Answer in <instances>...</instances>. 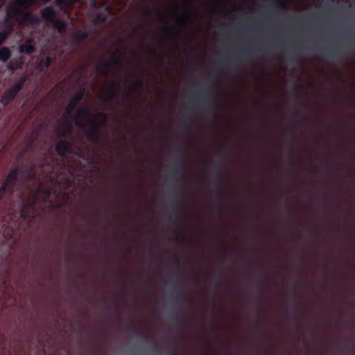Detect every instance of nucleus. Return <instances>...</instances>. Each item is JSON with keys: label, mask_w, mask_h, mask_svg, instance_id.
Wrapping results in <instances>:
<instances>
[{"label": "nucleus", "mask_w": 355, "mask_h": 355, "mask_svg": "<svg viewBox=\"0 0 355 355\" xmlns=\"http://www.w3.org/2000/svg\"><path fill=\"white\" fill-rule=\"evenodd\" d=\"M28 7L21 5L19 0H15V3L7 7L6 16L4 20L6 28L0 33V45L11 33L14 22H18L19 24L24 25L31 21L32 16L31 14L25 13L22 10V9Z\"/></svg>", "instance_id": "nucleus-1"}, {"label": "nucleus", "mask_w": 355, "mask_h": 355, "mask_svg": "<svg viewBox=\"0 0 355 355\" xmlns=\"http://www.w3.org/2000/svg\"><path fill=\"white\" fill-rule=\"evenodd\" d=\"M42 187H40L37 188L36 191L31 193L28 199L27 205H26L21 210V216L24 218H30L33 216L34 214V206L36 203V201L41 198H46L49 197L50 194L49 190H46L43 196H41L42 194Z\"/></svg>", "instance_id": "nucleus-2"}, {"label": "nucleus", "mask_w": 355, "mask_h": 355, "mask_svg": "<svg viewBox=\"0 0 355 355\" xmlns=\"http://www.w3.org/2000/svg\"><path fill=\"white\" fill-rule=\"evenodd\" d=\"M41 15L47 21L51 22L53 26L56 28L60 33L64 31L67 24L64 21L54 19L55 12L54 10L50 7H47L41 10Z\"/></svg>", "instance_id": "nucleus-3"}, {"label": "nucleus", "mask_w": 355, "mask_h": 355, "mask_svg": "<svg viewBox=\"0 0 355 355\" xmlns=\"http://www.w3.org/2000/svg\"><path fill=\"white\" fill-rule=\"evenodd\" d=\"M324 199L325 204L328 207L327 227L329 234H331L333 230L338 229L339 224L337 220H333L331 216L330 207L333 202V198L331 195L330 193H326L324 197Z\"/></svg>", "instance_id": "nucleus-4"}, {"label": "nucleus", "mask_w": 355, "mask_h": 355, "mask_svg": "<svg viewBox=\"0 0 355 355\" xmlns=\"http://www.w3.org/2000/svg\"><path fill=\"white\" fill-rule=\"evenodd\" d=\"M320 51L323 56L335 58L338 60H341L344 55L340 49H332L327 45L321 46Z\"/></svg>", "instance_id": "nucleus-5"}, {"label": "nucleus", "mask_w": 355, "mask_h": 355, "mask_svg": "<svg viewBox=\"0 0 355 355\" xmlns=\"http://www.w3.org/2000/svg\"><path fill=\"white\" fill-rule=\"evenodd\" d=\"M21 89V85L17 84L11 87L4 95L2 102L4 104L8 103Z\"/></svg>", "instance_id": "nucleus-6"}, {"label": "nucleus", "mask_w": 355, "mask_h": 355, "mask_svg": "<svg viewBox=\"0 0 355 355\" xmlns=\"http://www.w3.org/2000/svg\"><path fill=\"white\" fill-rule=\"evenodd\" d=\"M89 120V115L86 110H80L76 118V123L79 126L86 125Z\"/></svg>", "instance_id": "nucleus-7"}, {"label": "nucleus", "mask_w": 355, "mask_h": 355, "mask_svg": "<svg viewBox=\"0 0 355 355\" xmlns=\"http://www.w3.org/2000/svg\"><path fill=\"white\" fill-rule=\"evenodd\" d=\"M31 39H28L26 41V44H21L19 46V52L20 53H31L32 52H33L34 51V47L33 46H32L31 44Z\"/></svg>", "instance_id": "nucleus-8"}, {"label": "nucleus", "mask_w": 355, "mask_h": 355, "mask_svg": "<svg viewBox=\"0 0 355 355\" xmlns=\"http://www.w3.org/2000/svg\"><path fill=\"white\" fill-rule=\"evenodd\" d=\"M11 56V52L7 47H3L0 49V60L3 62H6L10 59Z\"/></svg>", "instance_id": "nucleus-9"}, {"label": "nucleus", "mask_w": 355, "mask_h": 355, "mask_svg": "<svg viewBox=\"0 0 355 355\" xmlns=\"http://www.w3.org/2000/svg\"><path fill=\"white\" fill-rule=\"evenodd\" d=\"M67 148L68 145L64 141H60L56 144V150L61 155H64L67 153Z\"/></svg>", "instance_id": "nucleus-10"}, {"label": "nucleus", "mask_w": 355, "mask_h": 355, "mask_svg": "<svg viewBox=\"0 0 355 355\" xmlns=\"http://www.w3.org/2000/svg\"><path fill=\"white\" fill-rule=\"evenodd\" d=\"M82 94H78L76 98H73L67 108V113L69 114L71 111L73 109L78 101L82 98Z\"/></svg>", "instance_id": "nucleus-11"}, {"label": "nucleus", "mask_w": 355, "mask_h": 355, "mask_svg": "<svg viewBox=\"0 0 355 355\" xmlns=\"http://www.w3.org/2000/svg\"><path fill=\"white\" fill-rule=\"evenodd\" d=\"M21 60H12L8 64V68L12 70L17 69L21 67Z\"/></svg>", "instance_id": "nucleus-12"}, {"label": "nucleus", "mask_w": 355, "mask_h": 355, "mask_svg": "<svg viewBox=\"0 0 355 355\" xmlns=\"http://www.w3.org/2000/svg\"><path fill=\"white\" fill-rule=\"evenodd\" d=\"M332 156V153L331 152L328 153L327 158V168L325 171V174L328 178H330L333 175V171L331 170V168L329 164V159Z\"/></svg>", "instance_id": "nucleus-13"}, {"label": "nucleus", "mask_w": 355, "mask_h": 355, "mask_svg": "<svg viewBox=\"0 0 355 355\" xmlns=\"http://www.w3.org/2000/svg\"><path fill=\"white\" fill-rule=\"evenodd\" d=\"M340 44L342 48L346 49L352 44H355V38L354 37H348L346 39L345 42H343Z\"/></svg>", "instance_id": "nucleus-14"}, {"label": "nucleus", "mask_w": 355, "mask_h": 355, "mask_svg": "<svg viewBox=\"0 0 355 355\" xmlns=\"http://www.w3.org/2000/svg\"><path fill=\"white\" fill-rule=\"evenodd\" d=\"M346 353L350 355H355V345L354 343L347 349Z\"/></svg>", "instance_id": "nucleus-15"}, {"label": "nucleus", "mask_w": 355, "mask_h": 355, "mask_svg": "<svg viewBox=\"0 0 355 355\" xmlns=\"http://www.w3.org/2000/svg\"><path fill=\"white\" fill-rule=\"evenodd\" d=\"M330 103H331V104H333V105H337L339 103V101L337 98H336L334 96H331V99H330Z\"/></svg>", "instance_id": "nucleus-16"}, {"label": "nucleus", "mask_w": 355, "mask_h": 355, "mask_svg": "<svg viewBox=\"0 0 355 355\" xmlns=\"http://www.w3.org/2000/svg\"><path fill=\"white\" fill-rule=\"evenodd\" d=\"M51 64V59L49 58H46L45 61V67H48Z\"/></svg>", "instance_id": "nucleus-17"}, {"label": "nucleus", "mask_w": 355, "mask_h": 355, "mask_svg": "<svg viewBox=\"0 0 355 355\" xmlns=\"http://www.w3.org/2000/svg\"><path fill=\"white\" fill-rule=\"evenodd\" d=\"M326 146L328 148V149L329 150L330 148L331 147V142L329 139H327V141H326Z\"/></svg>", "instance_id": "nucleus-18"}, {"label": "nucleus", "mask_w": 355, "mask_h": 355, "mask_svg": "<svg viewBox=\"0 0 355 355\" xmlns=\"http://www.w3.org/2000/svg\"><path fill=\"white\" fill-rule=\"evenodd\" d=\"M326 7L328 8V9H330L332 8V3H328L326 4Z\"/></svg>", "instance_id": "nucleus-19"}, {"label": "nucleus", "mask_w": 355, "mask_h": 355, "mask_svg": "<svg viewBox=\"0 0 355 355\" xmlns=\"http://www.w3.org/2000/svg\"><path fill=\"white\" fill-rule=\"evenodd\" d=\"M314 44V40H313V27L312 26V43H311V45L313 46Z\"/></svg>", "instance_id": "nucleus-20"}, {"label": "nucleus", "mask_w": 355, "mask_h": 355, "mask_svg": "<svg viewBox=\"0 0 355 355\" xmlns=\"http://www.w3.org/2000/svg\"><path fill=\"white\" fill-rule=\"evenodd\" d=\"M330 280H331V277H330L329 275H327L326 276V281H327V282H330Z\"/></svg>", "instance_id": "nucleus-21"}, {"label": "nucleus", "mask_w": 355, "mask_h": 355, "mask_svg": "<svg viewBox=\"0 0 355 355\" xmlns=\"http://www.w3.org/2000/svg\"><path fill=\"white\" fill-rule=\"evenodd\" d=\"M5 3V0H0V8L2 7Z\"/></svg>", "instance_id": "nucleus-22"}, {"label": "nucleus", "mask_w": 355, "mask_h": 355, "mask_svg": "<svg viewBox=\"0 0 355 355\" xmlns=\"http://www.w3.org/2000/svg\"><path fill=\"white\" fill-rule=\"evenodd\" d=\"M185 19V17L184 16H182L181 19L184 20Z\"/></svg>", "instance_id": "nucleus-23"}, {"label": "nucleus", "mask_w": 355, "mask_h": 355, "mask_svg": "<svg viewBox=\"0 0 355 355\" xmlns=\"http://www.w3.org/2000/svg\"><path fill=\"white\" fill-rule=\"evenodd\" d=\"M314 0H312V8L313 7Z\"/></svg>", "instance_id": "nucleus-24"}]
</instances>
